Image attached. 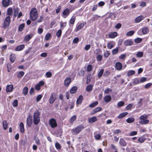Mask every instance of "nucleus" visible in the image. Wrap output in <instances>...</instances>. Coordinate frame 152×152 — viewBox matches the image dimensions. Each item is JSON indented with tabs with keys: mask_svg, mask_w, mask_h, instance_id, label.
Returning <instances> with one entry per match:
<instances>
[{
	"mask_svg": "<svg viewBox=\"0 0 152 152\" xmlns=\"http://www.w3.org/2000/svg\"><path fill=\"white\" fill-rule=\"evenodd\" d=\"M40 114L39 112L37 110L34 113L33 121L34 124L37 125L40 121L39 116Z\"/></svg>",
	"mask_w": 152,
	"mask_h": 152,
	"instance_id": "obj_1",
	"label": "nucleus"
},
{
	"mask_svg": "<svg viewBox=\"0 0 152 152\" xmlns=\"http://www.w3.org/2000/svg\"><path fill=\"white\" fill-rule=\"evenodd\" d=\"M84 128V126L82 125H80L78 126L75 129H72L71 132L73 134L77 135Z\"/></svg>",
	"mask_w": 152,
	"mask_h": 152,
	"instance_id": "obj_2",
	"label": "nucleus"
},
{
	"mask_svg": "<svg viewBox=\"0 0 152 152\" xmlns=\"http://www.w3.org/2000/svg\"><path fill=\"white\" fill-rule=\"evenodd\" d=\"M10 17L8 16L5 19L3 23V28H5L6 27L8 26L10 23Z\"/></svg>",
	"mask_w": 152,
	"mask_h": 152,
	"instance_id": "obj_3",
	"label": "nucleus"
},
{
	"mask_svg": "<svg viewBox=\"0 0 152 152\" xmlns=\"http://www.w3.org/2000/svg\"><path fill=\"white\" fill-rule=\"evenodd\" d=\"M30 18L32 20H35L37 17V13L36 10L34 11L32 10H31L30 12Z\"/></svg>",
	"mask_w": 152,
	"mask_h": 152,
	"instance_id": "obj_4",
	"label": "nucleus"
},
{
	"mask_svg": "<svg viewBox=\"0 0 152 152\" xmlns=\"http://www.w3.org/2000/svg\"><path fill=\"white\" fill-rule=\"evenodd\" d=\"M49 124L52 128L56 127L57 126L56 120L53 118H52L50 120Z\"/></svg>",
	"mask_w": 152,
	"mask_h": 152,
	"instance_id": "obj_5",
	"label": "nucleus"
},
{
	"mask_svg": "<svg viewBox=\"0 0 152 152\" xmlns=\"http://www.w3.org/2000/svg\"><path fill=\"white\" fill-rule=\"evenodd\" d=\"M56 99V94L53 93L50 97L49 102L50 104L53 103Z\"/></svg>",
	"mask_w": 152,
	"mask_h": 152,
	"instance_id": "obj_6",
	"label": "nucleus"
},
{
	"mask_svg": "<svg viewBox=\"0 0 152 152\" xmlns=\"http://www.w3.org/2000/svg\"><path fill=\"white\" fill-rule=\"evenodd\" d=\"M44 82L41 81L35 86V89L37 90H39L40 89V86L44 85Z\"/></svg>",
	"mask_w": 152,
	"mask_h": 152,
	"instance_id": "obj_7",
	"label": "nucleus"
},
{
	"mask_svg": "<svg viewBox=\"0 0 152 152\" xmlns=\"http://www.w3.org/2000/svg\"><path fill=\"white\" fill-rule=\"evenodd\" d=\"M122 64L119 62L116 63L115 65V68L118 70H121L122 68Z\"/></svg>",
	"mask_w": 152,
	"mask_h": 152,
	"instance_id": "obj_8",
	"label": "nucleus"
},
{
	"mask_svg": "<svg viewBox=\"0 0 152 152\" xmlns=\"http://www.w3.org/2000/svg\"><path fill=\"white\" fill-rule=\"evenodd\" d=\"M144 17L142 15H140L136 17L134 20V22L135 23L140 22L142 20H143Z\"/></svg>",
	"mask_w": 152,
	"mask_h": 152,
	"instance_id": "obj_9",
	"label": "nucleus"
},
{
	"mask_svg": "<svg viewBox=\"0 0 152 152\" xmlns=\"http://www.w3.org/2000/svg\"><path fill=\"white\" fill-rule=\"evenodd\" d=\"M120 144L122 146H125L127 145V143L125 140L123 138H121L119 140Z\"/></svg>",
	"mask_w": 152,
	"mask_h": 152,
	"instance_id": "obj_10",
	"label": "nucleus"
},
{
	"mask_svg": "<svg viewBox=\"0 0 152 152\" xmlns=\"http://www.w3.org/2000/svg\"><path fill=\"white\" fill-rule=\"evenodd\" d=\"M26 122L27 125L28 126L30 127L32 122V118L31 116H29L27 119Z\"/></svg>",
	"mask_w": 152,
	"mask_h": 152,
	"instance_id": "obj_11",
	"label": "nucleus"
},
{
	"mask_svg": "<svg viewBox=\"0 0 152 152\" xmlns=\"http://www.w3.org/2000/svg\"><path fill=\"white\" fill-rule=\"evenodd\" d=\"M13 89V86L12 85H8L7 86L6 91L7 92L12 91Z\"/></svg>",
	"mask_w": 152,
	"mask_h": 152,
	"instance_id": "obj_12",
	"label": "nucleus"
},
{
	"mask_svg": "<svg viewBox=\"0 0 152 152\" xmlns=\"http://www.w3.org/2000/svg\"><path fill=\"white\" fill-rule=\"evenodd\" d=\"M71 82V79L70 77L66 78L64 81V85L68 86Z\"/></svg>",
	"mask_w": 152,
	"mask_h": 152,
	"instance_id": "obj_13",
	"label": "nucleus"
},
{
	"mask_svg": "<svg viewBox=\"0 0 152 152\" xmlns=\"http://www.w3.org/2000/svg\"><path fill=\"white\" fill-rule=\"evenodd\" d=\"M10 4V0H3L2 4L3 6L5 7H8Z\"/></svg>",
	"mask_w": 152,
	"mask_h": 152,
	"instance_id": "obj_14",
	"label": "nucleus"
},
{
	"mask_svg": "<svg viewBox=\"0 0 152 152\" xmlns=\"http://www.w3.org/2000/svg\"><path fill=\"white\" fill-rule=\"evenodd\" d=\"M104 100L105 102L108 103L111 101V97L110 95H107L104 97Z\"/></svg>",
	"mask_w": 152,
	"mask_h": 152,
	"instance_id": "obj_15",
	"label": "nucleus"
},
{
	"mask_svg": "<svg viewBox=\"0 0 152 152\" xmlns=\"http://www.w3.org/2000/svg\"><path fill=\"white\" fill-rule=\"evenodd\" d=\"M97 120L96 117L95 116L93 117L88 119V121L89 123H93Z\"/></svg>",
	"mask_w": 152,
	"mask_h": 152,
	"instance_id": "obj_16",
	"label": "nucleus"
},
{
	"mask_svg": "<svg viewBox=\"0 0 152 152\" xmlns=\"http://www.w3.org/2000/svg\"><path fill=\"white\" fill-rule=\"evenodd\" d=\"M118 35V33L116 32L111 33L109 34V37L113 38L116 37Z\"/></svg>",
	"mask_w": 152,
	"mask_h": 152,
	"instance_id": "obj_17",
	"label": "nucleus"
},
{
	"mask_svg": "<svg viewBox=\"0 0 152 152\" xmlns=\"http://www.w3.org/2000/svg\"><path fill=\"white\" fill-rule=\"evenodd\" d=\"M124 43L126 46L131 45L133 44V42L130 40L128 39L125 41Z\"/></svg>",
	"mask_w": 152,
	"mask_h": 152,
	"instance_id": "obj_18",
	"label": "nucleus"
},
{
	"mask_svg": "<svg viewBox=\"0 0 152 152\" xmlns=\"http://www.w3.org/2000/svg\"><path fill=\"white\" fill-rule=\"evenodd\" d=\"M83 97L82 95H80L77 100V104H81L83 100Z\"/></svg>",
	"mask_w": 152,
	"mask_h": 152,
	"instance_id": "obj_19",
	"label": "nucleus"
},
{
	"mask_svg": "<svg viewBox=\"0 0 152 152\" xmlns=\"http://www.w3.org/2000/svg\"><path fill=\"white\" fill-rule=\"evenodd\" d=\"M25 45H19L15 48V50L16 51H20L22 50L24 48Z\"/></svg>",
	"mask_w": 152,
	"mask_h": 152,
	"instance_id": "obj_20",
	"label": "nucleus"
},
{
	"mask_svg": "<svg viewBox=\"0 0 152 152\" xmlns=\"http://www.w3.org/2000/svg\"><path fill=\"white\" fill-rule=\"evenodd\" d=\"M20 131L21 133H23L24 131V126L22 122H21L19 125Z\"/></svg>",
	"mask_w": 152,
	"mask_h": 152,
	"instance_id": "obj_21",
	"label": "nucleus"
},
{
	"mask_svg": "<svg viewBox=\"0 0 152 152\" xmlns=\"http://www.w3.org/2000/svg\"><path fill=\"white\" fill-rule=\"evenodd\" d=\"M135 121V119L132 117H130L128 118L126 120L127 123H131Z\"/></svg>",
	"mask_w": 152,
	"mask_h": 152,
	"instance_id": "obj_22",
	"label": "nucleus"
},
{
	"mask_svg": "<svg viewBox=\"0 0 152 152\" xmlns=\"http://www.w3.org/2000/svg\"><path fill=\"white\" fill-rule=\"evenodd\" d=\"M3 129L4 130H6L8 127V124L7 121L6 120L4 121L3 122Z\"/></svg>",
	"mask_w": 152,
	"mask_h": 152,
	"instance_id": "obj_23",
	"label": "nucleus"
},
{
	"mask_svg": "<svg viewBox=\"0 0 152 152\" xmlns=\"http://www.w3.org/2000/svg\"><path fill=\"white\" fill-rule=\"evenodd\" d=\"M128 113L127 112L123 113L120 114L118 117V118H122L127 115Z\"/></svg>",
	"mask_w": 152,
	"mask_h": 152,
	"instance_id": "obj_24",
	"label": "nucleus"
},
{
	"mask_svg": "<svg viewBox=\"0 0 152 152\" xmlns=\"http://www.w3.org/2000/svg\"><path fill=\"white\" fill-rule=\"evenodd\" d=\"M93 86L91 85H89L87 86L86 88V90L88 92L91 91L93 88Z\"/></svg>",
	"mask_w": 152,
	"mask_h": 152,
	"instance_id": "obj_25",
	"label": "nucleus"
},
{
	"mask_svg": "<svg viewBox=\"0 0 152 152\" xmlns=\"http://www.w3.org/2000/svg\"><path fill=\"white\" fill-rule=\"evenodd\" d=\"M28 88L27 87H24L23 90V94L25 95H26L28 92Z\"/></svg>",
	"mask_w": 152,
	"mask_h": 152,
	"instance_id": "obj_26",
	"label": "nucleus"
},
{
	"mask_svg": "<svg viewBox=\"0 0 152 152\" xmlns=\"http://www.w3.org/2000/svg\"><path fill=\"white\" fill-rule=\"evenodd\" d=\"M77 88L76 86H74L71 89L70 92L71 94H74L77 91Z\"/></svg>",
	"mask_w": 152,
	"mask_h": 152,
	"instance_id": "obj_27",
	"label": "nucleus"
},
{
	"mask_svg": "<svg viewBox=\"0 0 152 152\" xmlns=\"http://www.w3.org/2000/svg\"><path fill=\"white\" fill-rule=\"evenodd\" d=\"M31 37H31L30 35H27L25 37L24 39V40L26 42H28L31 38Z\"/></svg>",
	"mask_w": 152,
	"mask_h": 152,
	"instance_id": "obj_28",
	"label": "nucleus"
},
{
	"mask_svg": "<svg viewBox=\"0 0 152 152\" xmlns=\"http://www.w3.org/2000/svg\"><path fill=\"white\" fill-rule=\"evenodd\" d=\"M13 12L12 9L11 7L9 8L7 10V14L9 16L12 15Z\"/></svg>",
	"mask_w": 152,
	"mask_h": 152,
	"instance_id": "obj_29",
	"label": "nucleus"
},
{
	"mask_svg": "<svg viewBox=\"0 0 152 152\" xmlns=\"http://www.w3.org/2000/svg\"><path fill=\"white\" fill-rule=\"evenodd\" d=\"M149 122V120L148 119H145L143 120L140 121L139 123L140 124H146Z\"/></svg>",
	"mask_w": 152,
	"mask_h": 152,
	"instance_id": "obj_30",
	"label": "nucleus"
},
{
	"mask_svg": "<svg viewBox=\"0 0 152 152\" xmlns=\"http://www.w3.org/2000/svg\"><path fill=\"white\" fill-rule=\"evenodd\" d=\"M102 108L101 107H97L96 108H95V109H94V110H93L94 113L92 114H95V113L101 111L102 110Z\"/></svg>",
	"mask_w": 152,
	"mask_h": 152,
	"instance_id": "obj_31",
	"label": "nucleus"
},
{
	"mask_svg": "<svg viewBox=\"0 0 152 152\" xmlns=\"http://www.w3.org/2000/svg\"><path fill=\"white\" fill-rule=\"evenodd\" d=\"M15 55L14 54H12L10 56V60L12 63H13L15 60Z\"/></svg>",
	"mask_w": 152,
	"mask_h": 152,
	"instance_id": "obj_32",
	"label": "nucleus"
},
{
	"mask_svg": "<svg viewBox=\"0 0 152 152\" xmlns=\"http://www.w3.org/2000/svg\"><path fill=\"white\" fill-rule=\"evenodd\" d=\"M84 25L83 23H81L80 25H78L77 27V29L76 30V31H78L81 29L84 26Z\"/></svg>",
	"mask_w": 152,
	"mask_h": 152,
	"instance_id": "obj_33",
	"label": "nucleus"
},
{
	"mask_svg": "<svg viewBox=\"0 0 152 152\" xmlns=\"http://www.w3.org/2000/svg\"><path fill=\"white\" fill-rule=\"evenodd\" d=\"M110 55V52L107 50H106L104 54V56L106 58H107Z\"/></svg>",
	"mask_w": 152,
	"mask_h": 152,
	"instance_id": "obj_34",
	"label": "nucleus"
},
{
	"mask_svg": "<svg viewBox=\"0 0 152 152\" xmlns=\"http://www.w3.org/2000/svg\"><path fill=\"white\" fill-rule=\"evenodd\" d=\"M135 73V71L134 70H132L129 71L127 73V76L129 77Z\"/></svg>",
	"mask_w": 152,
	"mask_h": 152,
	"instance_id": "obj_35",
	"label": "nucleus"
},
{
	"mask_svg": "<svg viewBox=\"0 0 152 152\" xmlns=\"http://www.w3.org/2000/svg\"><path fill=\"white\" fill-rule=\"evenodd\" d=\"M76 118V116L75 115L72 116L70 119L69 122L70 123H73L75 120Z\"/></svg>",
	"mask_w": 152,
	"mask_h": 152,
	"instance_id": "obj_36",
	"label": "nucleus"
},
{
	"mask_svg": "<svg viewBox=\"0 0 152 152\" xmlns=\"http://www.w3.org/2000/svg\"><path fill=\"white\" fill-rule=\"evenodd\" d=\"M24 72L23 71H20L19 72L18 74L17 77L18 78H21L24 75Z\"/></svg>",
	"mask_w": 152,
	"mask_h": 152,
	"instance_id": "obj_37",
	"label": "nucleus"
},
{
	"mask_svg": "<svg viewBox=\"0 0 152 152\" xmlns=\"http://www.w3.org/2000/svg\"><path fill=\"white\" fill-rule=\"evenodd\" d=\"M98 102L97 101H96L92 103L91 104L89 105V107H93L96 105L98 104Z\"/></svg>",
	"mask_w": 152,
	"mask_h": 152,
	"instance_id": "obj_38",
	"label": "nucleus"
},
{
	"mask_svg": "<svg viewBox=\"0 0 152 152\" xmlns=\"http://www.w3.org/2000/svg\"><path fill=\"white\" fill-rule=\"evenodd\" d=\"M25 27V24L24 23H22L20 24L18 27V31H22L23 28Z\"/></svg>",
	"mask_w": 152,
	"mask_h": 152,
	"instance_id": "obj_39",
	"label": "nucleus"
},
{
	"mask_svg": "<svg viewBox=\"0 0 152 152\" xmlns=\"http://www.w3.org/2000/svg\"><path fill=\"white\" fill-rule=\"evenodd\" d=\"M69 12V10L68 8L66 9L63 12V14L66 15H68Z\"/></svg>",
	"mask_w": 152,
	"mask_h": 152,
	"instance_id": "obj_40",
	"label": "nucleus"
},
{
	"mask_svg": "<svg viewBox=\"0 0 152 152\" xmlns=\"http://www.w3.org/2000/svg\"><path fill=\"white\" fill-rule=\"evenodd\" d=\"M148 31V29L147 27H145L142 29V32L144 34L147 33Z\"/></svg>",
	"mask_w": 152,
	"mask_h": 152,
	"instance_id": "obj_41",
	"label": "nucleus"
},
{
	"mask_svg": "<svg viewBox=\"0 0 152 152\" xmlns=\"http://www.w3.org/2000/svg\"><path fill=\"white\" fill-rule=\"evenodd\" d=\"M143 53L142 52H137L136 54V56L137 57H141L143 56Z\"/></svg>",
	"mask_w": 152,
	"mask_h": 152,
	"instance_id": "obj_42",
	"label": "nucleus"
},
{
	"mask_svg": "<svg viewBox=\"0 0 152 152\" xmlns=\"http://www.w3.org/2000/svg\"><path fill=\"white\" fill-rule=\"evenodd\" d=\"M118 52V48L113 49L112 51V53L113 55H115L117 54Z\"/></svg>",
	"mask_w": 152,
	"mask_h": 152,
	"instance_id": "obj_43",
	"label": "nucleus"
},
{
	"mask_svg": "<svg viewBox=\"0 0 152 152\" xmlns=\"http://www.w3.org/2000/svg\"><path fill=\"white\" fill-rule=\"evenodd\" d=\"M134 33V31H130L127 33L126 34V35L128 36H130L133 35Z\"/></svg>",
	"mask_w": 152,
	"mask_h": 152,
	"instance_id": "obj_44",
	"label": "nucleus"
},
{
	"mask_svg": "<svg viewBox=\"0 0 152 152\" xmlns=\"http://www.w3.org/2000/svg\"><path fill=\"white\" fill-rule=\"evenodd\" d=\"M62 33V31L61 29H59L58 30L56 33V35L58 37H60Z\"/></svg>",
	"mask_w": 152,
	"mask_h": 152,
	"instance_id": "obj_45",
	"label": "nucleus"
},
{
	"mask_svg": "<svg viewBox=\"0 0 152 152\" xmlns=\"http://www.w3.org/2000/svg\"><path fill=\"white\" fill-rule=\"evenodd\" d=\"M104 70L103 69H102L98 73V75L99 77H101L103 74Z\"/></svg>",
	"mask_w": 152,
	"mask_h": 152,
	"instance_id": "obj_46",
	"label": "nucleus"
},
{
	"mask_svg": "<svg viewBox=\"0 0 152 152\" xmlns=\"http://www.w3.org/2000/svg\"><path fill=\"white\" fill-rule=\"evenodd\" d=\"M148 118V116L146 115H141L140 118V120H142L145 119L146 118Z\"/></svg>",
	"mask_w": 152,
	"mask_h": 152,
	"instance_id": "obj_47",
	"label": "nucleus"
},
{
	"mask_svg": "<svg viewBox=\"0 0 152 152\" xmlns=\"http://www.w3.org/2000/svg\"><path fill=\"white\" fill-rule=\"evenodd\" d=\"M142 41V39L140 38H138L134 39V42L136 43H139L141 42Z\"/></svg>",
	"mask_w": 152,
	"mask_h": 152,
	"instance_id": "obj_48",
	"label": "nucleus"
},
{
	"mask_svg": "<svg viewBox=\"0 0 152 152\" xmlns=\"http://www.w3.org/2000/svg\"><path fill=\"white\" fill-rule=\"evenodd\" d=\"M75 20V16H72L70 20V23L71 24H73L74 23Z\"/></svg>",
	"mask_w": 152,
	"mask_h": 152,
	"instance_id": "obj_49",
	"label": "nucleus"
},
{
	"mask_svg": "<svg viewBox=\"0 0 152 152\" xmlns=\"http://www.w3.org/2000/svg\"><path fill=\"white\" fill-rule=\"evenodd\" d=\"M124 104V102L122 101H120L117 104V105L118 107H120L123 106Z\"/></svg>",
	"mask_w": 152,
	"mask_h": 152,
	"instance_id": "obj_50",
	"label": "nucleus"
},
{
	"mask_svg": "<svg viewBox=\"0 0 152 152\" xmlns=\"http://www.w3.org/2000/svg\"><path fill=\"white\" fill-rule=\"evenodd\" d=\"M18 101L17 100H15L12 103L13 106L14 107H16L18 106Z\"/></svg>",
	"mask_w": 152,
	"mask_h": 152,
	"instance_id": "obj_51",
	"label": "nucleus"
},
{
	"mask_svg": "<svg viewBox=\"0 0 152 152\" xmlns=\"http://www.w3.org/2000/svg\"><path fill=\"white\" fill-rule=\"evenodd\" d=\"M114 45H113L110 42L107 45V47L108 49H111L113 47Z\"/></svg>",
	"mask_w": 152,
	"mask_h": 152,
	"instance_id": "obj_52",
	"label": "nucleus"
},
{
	"mask_svg": "<svg viewBox=\"0 0 152 152\" xmlns=\"http://www.w3.org/2000/svg\"><path fill=\"white\" fill-rule=\"evenodd\" d=\"M55 146L56 149H60L61 148V145L57 142L56 143Z\"/></svg>",
	"mask_w": 152,
	"mask_h": 152,
	"instance_id": "obj_53",
	"label": "nucleus"
},
{
	"mask_svg": "<svg viewBox=\"0 0 152 152\" xmlns=\"http://www.w3.org/2000/svg\"><path fill=\"white\" fill-rule=\"evenodd\" d=\"M112 91V89H111L110 88H107L104 91V93L105 94H107L109 93L110 92H111Z\"/></svg>",
	"mask_w": 152,
	"mask_h": 152,
	"instance_id": "obj_54",
	"label": "nucleus"
},
{
	"mask_svg": "<svg viewBox=\"0 0 152 152\" xmlns=\"http://www.w3.org/2000/svg\"><path fill=\"white\" fill-rule=\"evenodd\" d=\"M66 26V22H60V27L62 28H63Z\"/></svg>",
	"mask_w": 152,
	"mask_h": 152,
	"instance_id": "obj_55",
	"label": "nucleus"
},
{
	"mask_svg": "<svg viewBox=\"0 0 152 152\" xmlns=\"http://www.w3.org/2000/svg\"><path fill=\"white\" fill-rule=\"evenodd\" d=\"M102 56L101 55H98L96 57V59L98 61H101L102 59Z\"/></svg>",
	"mask_w": 152,
	"mask_h": 152,
	"instance_id": "obj_56",
	"label": "nucleus"
},
{
	"mask_svg": "<svg viewBox=\"0 0 152 152\" xmlns=\"http://www.w3.org/2000/svg\"><path fill=\"white\" fill-rule=\"evenodd\" d=\"M51 36V34L50 33H48L46 34L45 36V39L46 40H48L49 39Z\"/></svg>",
	"mask_w": 152,
	"mask_h": 152,
	"instance_id": "obj_57",
	"label": "nucleus"
},
{
	"mask_svg": "<svg viewBox=\"0 0 152 152\" xmlns=\"http://www.w3.org/2000/svg\"><path fill=\"white\" fill-rule=\"evenodd\" d=\"M92 68V66L91 65H88L87 67V71L88 72H90L91 71Z\"/></svg>",
	"mask_w": 152,
	"mask_h": 152,
	"instance_id": "obj_58",
	"label": "nucleus"
},
{
	"mask_svg": "<svg viewBox=\"0 0 152 152\" xmlns=\"http://www.w3.org/2000/svg\"><path fill=\"white\" fill-rule=\"evenodd\" d=\"M45 75L48 78L50 77L52 75L51 73L49 72H47L46 73Z\"/></svg>",
	"mask_w": 152,
	"mask_h": 152,
	"instance_id": "obj_59",
	"label": "nucleus"
},
{
	"mask_svg": "<svg viewBox=\"0 0 152 152\" xmlns=\"http://www.w3.org/2000/svg\"><path fill=\"white\" fill-rule=\"evenodd\" d=\"M138 141L140 142H143L145 140V139L143 137H141L138 139Z\"/></svg>",
	"mask_w": 152,
	"mask_h": 152,
	"instance_id": "obj_60",
	"label": "nucleus"
},
{
	"mask_svg": "<svg viewBox=\"0 0 152 152\" xmlns=\"http://www.w3.org/2000/svg\"><path fill=\"white\" fill-rule=\"evenodd\" d=\"M94 137L96 139L98 140L100 138L101 136L99 134H96L95 135Z\"/></svg>",
	"mask_w": 152,
	"mask_h": 152,
	"instance_id": "obj_61",
	"label": "nucleus"
},
{
	"mask_svg": "<svg viewBox=\"0 0 152 152\" xmlns=\"http://www.w3.org/2000/svg\"><path fill=\"white\" fill-rule=\"evenodd\" d=\"M42 96L41 95H38L37 97L36 101L37 102H39L42 98Z\"/></svg>",
	"mask_w": 152,
	"mask_h": 152,
	"instance_id": "obj_62",
	"label": "nucleus"
},
{
	"mask_svg": "<svg viewBox=\"0 0 152 152\" xmlns=\"http://www.w3.org/2000/svg\"><path fill=\"white\" fill-rule=\"evenodd\" d=\"M132 104H129L126 107V108L127 110H130L132 108Z\"/></svg>",
	"mask_w": 152,
	"mask_h": 152,
	"instance_id": "obj_63",
	"label": "nucleus"
},
{
	"mask_svg": "<svg viewBox=\"0 0 152 152\" xmlns=\"http://www.w3.org/2000/svg\"><path fill=\"white\" fill-rule=\"evenodd\" d=\"M85 74V71L84 70H81L80 71L79 75L80 76H83Z\"/></svg>",
	"mask_w": 152,
	"mask_h": 152,
	"instance_id": "obj_64",
	"label": "nucleus"
}]
</instances>
